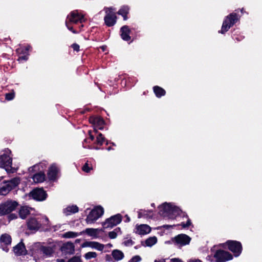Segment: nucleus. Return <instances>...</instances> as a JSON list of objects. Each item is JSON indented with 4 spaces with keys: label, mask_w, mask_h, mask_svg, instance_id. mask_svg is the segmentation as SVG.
<instances>
[{
    "label": "nucleus",
    "mask_w": 262,
    "mask_h": 262,
    "mask_svg": "<svg viewBox=\"0 0 262 262\" xmlns=\"http://www.w3.org/2000/svg\"><path fill=\"white\" fill-rule=\"evenodd\" d=\"M95 132L89 130L88 131L89 137L84 139L83 141V147H88L89 148L95 149L96 150L104 149V148L101 147L102 145L105 143L106 145H108L111 142L106 140L104 136L100 133H98L95 134V135L93 133ZM113 145H115L114 143H111Z\"/></svg>",
    "instance_id": "obj_1"
},
{
    "label": "nucleus",
    "mask_w": 262,
    "mask_h": 262,
    "mask_svg": "<svg viewBox=\"0 0 262 262\" xmlns=\"http://www.w3.org/2000/svg\"><path fill=\"white\" fill-rule=\"evenodd\" d=\"M241 17V15L238 13V10H235L233 12L230 13L225 17L221 29L219 31V33L224 34L231 27L239 21Z\"/></svg>",
    "instance_id": "obj_2"
},
{
    "label": "nucleus",
    "mask_w": 262,
    "mask_h": 262,
    "mask_svg": "<svg viewBox=\"0 0 262 262\" xmlns=\"http://www.w3.org/2000/svg\"><path fill=\"white\" fill-rule=\"evenodd\" d=\"M104 212L103 208L101 206H96L88 213L85 221L87 224L94 223L99 218L101 217Z\"/></svg>",
    "instance_id": "obj_3"
},
{
    "label": "nucleus",
    "mask_w": 262,
    "mask_h": 262,
    "mask_svg": "<svg viewBox=\"0 0 262 262\" xmlns=\"http://www.w3.org/2000/svg\"><path fill=\"white\" fill-rule=\"evenodd\" d=\"M225 245L227 246L228 249L233 253V255L235 257H238L242 252L243 246L240 242L228 240L222 244V247L224 248H226Z\"/></svg>",
    "instance_id": "obj_4"
},
{
    "label": "nucleus",
    "mask_w": 262,
    "mask_h": 262,
    "mask_svg": "<svg viewBox=\"0 0 262 262\" xmlns=\"http://www.w3.org/2000/svg\"><path fill=\"white\" fill-rule=\"evenodd\" d=\"M160 211V214L165 216L167 214L168 217L171 219H173L175 217L172 213H177L179 214V208L176 206H173L170 203H164L159 207Z\"/></svg>",
    "instance_id": "obj_5"
},
{
    "label": "nucleus",
    "mask_w": 262,
    "mask_h": 262,
    "mask_svg": "<svg viewBox=\"0 0 262 262\" xmlns=\"http://www.w3.org/2000/svg\"><path fill=\"white\" fill-rule=\"evenodd\" d=\"M18 204L15 201L8 200L0 204V215L7 214L14 211Z\"/></svg>",
    "instance_id": "obj_6"
},
{
    "label": "nucleus",
    "mask_w": 262,
    "mask_h": 262,
    "mask_svg": "<svg viewBox=\"0 0 262 262\" xmlns=\"http://www.w3.org/2000/svg\"><path fill=\"white\" fill-rule=\"evenodd\" d=\"M10 154L11 151L7 148L0 156V167L4 168L7 171L11 170L12 167V158L9 156Z\"/></svg>",
    "instance_id": "obj_7"
},
{
    "label": "nucleus",
    "mask_w": 262,
    "mask_h": 262,
    "mask_svg": "<svg viewBox=\"0 0 262 262\" xmlns=\"http://www.w3.org/2000/svg\"><path fill=\"white\" fill-rule=\"evenodd\" d=\"M20 183V180L18 178H14L11 180L6 182L4 185L0 188V194L6 195L12 189L16 187Z\"/></svg>",
    "instance_id": "obj_8"
},
{
    "label": "nucleus",
    "mask_w": 262,
    "mask_h": 262,
    "mask_svg": "<svg viewBox=\"0 0 262 262\" xmlns=\"http://www.w3.org/2000/svg\"><path fill=\"white\" fill-rule=\"evenodd\" d=\"M122 216L120 213L111 216L110 217L106 219L105 222L102 223L103 228L104 229L108 228H112L119 224L122 222Z\"/></svg>",
    "instance_id": "obj_9"
},
{
    "label": "nucleus",
    "mask_w": 262,
    "mask_h": 262,
    "mask_svg": "<svg viewBox=\"0 0 262 262\" xmlns=\"http://www.w3.org/2000/svg\"><path fill=\"white\" fill-rule=\"evenodd\" d=\"M89 121L94 126L95 134L97 133V130H102L104 128L105 121L102 117L100 116H92L89 117Z\"/></svg>",
    "instance_id": "obj_10"
},
{
    "label": "nucleus",
    "mask_w": 262,
    "mask_h": 262,
    "mask_svg": "<svg viewBox=\"0 0 262 262\" xmlns=\"http://www.w3.org/2000/svg\"><path fill=\"white\" fill-rule=\"evenodd\" d=\"M216 262H225L233 259V255L224 250H217L214 255Z\"/></svg>",
    "instance_id": "obj_11"
},
{
    "label": "nucleus",
    "mask_w": 262,
    "mask_h": 262,
    "mask_svg": "<svg viewBox=\"0 0 262 262\" xmlns=\"http://www.w3.org/2000/svg\"><path fill=\"white\" fill-rule=\"evenodd\" d=\"M191 241V238L185 234H180L174 237L171 238V241L176 245L179 247L188 245Z\"/></svg>",
    "instance_id": "obj_12"
},
{
    "label": "nucleus",
    "mask_w": 262,
    "mask_h": 262,
    "mask_svg": "<svg viewBox=\"0 0 262 262\" xmlns=\"http://www.w3.org/2000/svg\"><path fill=\"white\" fill-rule=\"evenodd\" d=\"M80 20L81 17L77 12L72 11L71 12L70 14L68 16L67 20L66 21V25L69 30L72 31L74 33H76V31L73 29L72 27L70 26L69 23L76 24L78 21Z\"/></svg>",
    "instance_id": "obj_13"
},
{
    "label": "nucleus",
    "mask_w": 262,
    "mask_h": 262,
    "mask_svg": "<svg viewBox=\"0 0 262 262\" xmlns=\"http://www.w3.org/2000/svg\"><path fill=\"white\" fill-rule=\"evenodd\" d=\"M30 195L34 200L42 201L47 198V193L41 188L35 189L30 193Z\"/></svg>",
    "instance_id": "obj_14"
},
{
    "label": "nucleus",
    "mask_w": 262,
    "mask_h": 262,
    "mask_svg": "<svg viewBox=\"0 0 262 262\" xmlns=\"http://www.w3.org/2000/svg\"><path fill=\"white\" fill-rule=\"evenodd\" d=\"M11 239L10 235L8 234H3L1 236V247L4 251L6 252L8 251L9 248H8V246L11 245Z\"/></svg>",
    "instance_id": "obj_15"
},
{
    "label": "nucleus",
    "mask_w": 262,
    "mask_h": 262,
    "mask_svg": "<svg viewBox=\"0 0 262 262\" xmlns=\"http://www.w3.org/2000/svg\"><path fill=\"white\" fill-rule=\"evenodd\" d=\"M27 226L29 230L36 231L41 226V224L37 219L30 218L27 222Z\"/></svg>",
    "instance_id": "obj_16"
},
{
    "label": "nucleus",
    "mask_w": 262,
    "mask_h": 262,
    "mask_svg": "<svg viewBox=\"0 0 262 262\" xmlns=\"http://www.w3.org/2000/svg\"><path fill=\"white\" fill-rule=\"evenodd\" d=\"M117 16L115 13H107L104 17V24L106 26L108 27H112L116 24L117 22Z\"/></svg>",
    "instance_id": "obj_17"
},
{
    "label": "nucleus",
    "mask_w": 262,
    "mask_h": 262,
    "mask_svg": "<svg viewBox=\"0 0 262 262\" xmlns=\"http://www.w3.org/2000/svg\"><path fill=\"white\" fill-rule=\"evenodd\" d=\"M131 30L127 25H124L120 29L121 38L124 41H128L131 39L130 34Z\"/></svg>",
    "instance_id": "obj_18"
},
{
    "label": "nucleus",
    "mask_w": 262,
    "mask_h": 262,
    "mask_svg": "<svg viewBox=\"0 0 262 262\" xmlns=\"http://www.w3.org/2000/svg\"><path fill=\"white\" fill-rule=\"evenodd\" d=\"M136 233L139 235H145L150 232L151 228L147 224H141L136 226Z\"/></svg>",
    "instance_id": "obj_19"
},
{
    "label": "nucleus",
    "mask_w": 262,
    "mask_h": 262,
    "mask_svg": "<svg viewBox=\"0 0 262 262\" xmlns=\"http://www.w3.org/2000/svg\"><path fill=\"white\" fill-rule=\"evenodd\" d=\"M130 7L127 5H123L117 12L118 15L123 17L124 20H127L128 19V14L129 13Z\"/></svg>",
    "instance_id": "obj_20"
},
{
    "label": "nucleus",
    "mask_w": 262,
    "mask_h": 262,
    "mask_svg": "<svg viewBox=\"0 0 262 262\" xmlns=\"http://www.w3.org/2000/svg\"><path fill=\"white\" fill-rule=\"evenodd\" d=\"M61 251L65 254H72L74 251V246L72 243H67L61 246Z\"/></svg>",
    "instance_id": "obj_21"
},
{
    "label": "nucleus",
    "mask_w": 262,
    "mask_h": 262,
    "mask_svg": "<svg viewBox=\"0 0 262 262\" xmlns=\"http://www.w3.org/2000/svg\"><path fill=\"white\" fill-rule=\"evenodd\" d=\"M13 251L17 255H25L26 253V250L24 243L20 242L14 247Z\"/></svg>",
    "instance_id": "obj_22"
},
{
    "label": "nucleus",
    "mask_w": 262,
    "mask_h": 262,
    "mask_svg": "<svg viewBox=\"0 0 262 262\" xmlns=\"http://www.w3.org/2000/svg\"><path fill=\"white\" fill-rule=\"evenodd\" d=\"M58 171V169L55 164L52 165L48 170V176L49 179L51 180H54L56 179L57 174Z\"/></svg>",
    "instance_id": "obj_23"
},
{
    "label": "nucleus",
    "mask_w": 262,
    "mask_h": 262,
    "mask_svg": "<svg viewBox=\"0 0 262 262\" xmlns=\"http://www.w3.org/2000/svg\"><path fill=\"white\" fill-rule=\"evenodd\" d=\"M79 210L78 207L75 205H72L67 206L63 209V213L66 215H70L72 214L77 212Z\"/></svg>",
    "instance_id": "obj_24"
},
{
    "label": "nucleus",
    "mask_w": 262,
    "mask_h": 262,
    "mask_svg": "<svg viewBox=\"0 0 262 262\" xmlns=\"http://www.w3.org/2000/svg\"><path fill=\"white\" fill-rule=\"evenodd\" d=\"M32 209L28 206H22L20 207L19 211V215L21 219H25L27 216L30 214L31 211Z\"/></svg>",
    "instance_id": "obj_25"
},
{
    "label": "nucleus",
    "mask_w": 262,
    "mask_h": 262,
    "mask_svg": "<svg viewBox=\"0 0 262 262\" xmlns=\"http://www.w3.org/2000/svg\"><path fill=\"white\" fill-rule=\"evenodd\" d=\"M152 212V211L151 210H140L138 212V217L139 219L142 217L145 219H151L152 217V214H151Z\"/></svg>",
    "instance_id": "obj_26"
},
{
    "label": "nucleus",
    "mask_w": 262,
    "mask_h": 262,
    "mask_svg": "<svg viewBox=\"0 0 262 262\" xmlns=\"http://www.w3.org/2000/svg\"><path fill=\"white\" fill-rule=\"evenodd\" d=\"M153 91L156 96L158 98H161L166 95L165 90L158 85H156L153 87Z\"/></svg>",
    "instance_id": "obj_27"
},
{
    "label": "nucleus",
    "mask_w": 262,
    "mask_h": 262,
    "mask_svg": "<svg viewBox=\"0 0 262 262\" xmlns=\"http://www.w3.org/2000/svg\"><path fill=\"white\" fill-rule=\"evenodd\" d=\"M40 250L43 255L46 257L51 256L54 252L53 249L50 246H41Z\"/></svg>",
    "instance_id": "obj_28"
},
{
    "label": "nucleus",
    "mask_w": 262,
    "mask_h": 262,
    "mask_svg": "<svg viewBox=\"0 0 262 262\" xmlns=\"http://www.w3.org/2000/svg\"><path fill=\"white\" fill-rule=\"evenodd\" d=\"M101 230H102L101 229ZM100 231L99 229L94 228H86L85 230L83 231V234H86L89 236L93 237H97L98 231Z\"/></svg>",
    "instance_id": "obj_29"
},
{
    "label": "nucleus",
    "mask_w": 262,
    "mask_h": 262,
    "mask_svg": "<svg viewBox=\"0 0 262 262\" xmlns=\"http://www.w3.org/2000/svg\"><path fill=\"white\" fill-rule=\"evenodd\" d=\"M33 180L35 183H41L45 180V174L43 172H38L33 177Z\"/></svg>",
    "instance_id": "obj_30"
},
{
    "label": "nucleus",
    "mask_w": 262,
    "mask_h": 262,
    "mask_svg": "<svg viewBox=\"0 0 262 262\" xmlns=\"http://www.w3.org/2000/svg\"><path fill=\"white\" fill-rule=\"evenodd\" d=\"M112 255L116 260H121L124 256L123 253L121 251L117 249L114 250L112 251Z\"/></svg>",
    "instance_id": "obj_31"
},
{
    "label": "nucleus",
    "mask_w": 262,
    "mask_h": 262,
    "mask_svg": "<svg viewBox=\"0 0 262 262\" xmlns=\"http://www.w3.org/2000/svg\"><path fill=\"white\" fill-rule=\"evenodd\" d=\"M157 242V238L156 236L149 237L147 238L145 241V246L148 247H151Z\"/></svg>",
    "instance_id": "obj_32"
},
{
    "label": "nucleus",
    "mask_w": 262,
    "mask_h": 262,
    "mask_svg": "<svg viewBox=\"0 0 262 262\" xmlns=\"http://www.w3.org/2000/svg\"><path fill=\"white\" fill-rule=\"evenodd\" d=\"M182 217H186V218H188L187 222L186 223H185L184 222H182L181 224H178L177 225L178 226H181L183 228H188L192 224L190 219L188 218V216L187 215V214L185 212L183 213Z\"/></svg>",
    "instance_id": "obj_33"
},
{
    "label": "nucleus",
    "mask_w": 262,
    "mask_h": 262,
    "mask_svg": "<svg viewBox=\"0 0 262 262\" xmlns=\"http://www.w3.org/2000/svg\"><path fill=\"white\" fill-rule=\"evenodd\" d=\"M91 170H93L92 164V163H89L88 161H86V162L83 165V171L89 173Z\"/></svg>",
    "instance_id": "obj_34"
},
{
    "label": "nucleus",
    "mask_w": 262,
    "mask_h": 262,
    "mask_svg": "<svg viewBox=\"0 0 262 262\" xmlns=\"http://www.w3.org/2000/svg\"><path fill=\"white\" fill-rule=\"evenodd\" d=\"M30 48V46H28L26 48L20 47L16 49V51L19 55L28 54V52Z\"/></svg>",
    "instance_id": "obj_35"
},
{
    "label": "nucleus",
    "mask_w": 262,
    "mask_h": 262,
    "mask_svg": "<svg viewBox=\"0 0 262 262\" xmlns=\"http://www.w3.org/2000/svg\"><path fill=\"white\" fill-rule=\"evenodd\" d=\"M97 256V254L95 252H89L85 253L84 255L86 259H90L92 258H96Z\"/></svg>",
    "instance_id": "obj_36"
},
{
    "label": "nucleus",
    "mask_w": 262,
    "mask_h": 262,
    "mask_svg": "<svg viewBox=\"0 0 262 262\" xmlns=\"http://www.w3.org/2000/svg\"><path fill=\"white\" fill-rule=\"evenodd\" d=\"M95 244H96V242L85 241L83 242V248L91 247L94 248Z\"/></svg>",
    "instance_id": "obj_37"
},
{
    "label": "nucleus",
    "mask_w": 262,
    "mask_h": 262,
    "mask_svg": "<svg viewBox=\"0 0 262 262\" xmlns=\"http://www.w3.org/2000/svg\"><path fill=\"white\" fill-rule=\"evenodd\" d=\"M14 96H15V93L14 92H12L11 93L6 94L5 98H6V100L10 101V100H12V99H13V98H14Z\"/></svg>",
    "instance_id": "obj_38"
},
{
    "label": "nucleus",
    "mask_w": 262,
    "mask_h": 262,
    "mask_svg": "<svg viewBox=\"0 0 262 262\" xmlns=\"http://www.w3.org/2000/svg\"><path fill=\"white\" fill-rule=\"evenodd\" d=\"M135 244V242L131 239L124 241L123 242V244L126 247L133 246Z\"/></svg>",
    "instance_id": "obj_39"
},
{
    "label": "nucleus",
    "mask_w": 262,
    "mask_h": 262,
    "mask_svg": "<svg viewBox=\"0 0 262 262\" xmlns=\"http://www.w3.org/2000/svg\"><path fill=\"white\" fill-rule=\"evenodd\" d=\"M95 246L94 249H96L99 251H102L104 248V245L102 244H100L98 242H96Z\"/></svg>",
    "instance_id": "obj_40"
},
{
    "label": "nucleus",
    "mask_w": 262,
    "mask_h": 262,
    "mask_svg": "<svg viewBox=\"0 0 262 262\" xmlns=\"http://www.w3.org/2000/svg\"><path fill=\"white\" fill-rule=\"evenodd\" d=\"M141 260V258L139 255L133 256L130 260L129 262H139Z\"/></svg>",
    "instance_id": "obj_41"
},
{
    "label": "nucleus",
    "mask_w": 262,
    "mask_h": 262,
    "mask_svg": "<svg viewBox=\"0 0 262 262\" xmlns=\"http://www.w3.org/2000/svg\"><path fill=\"white\" fill-rule=\"evenodd\" d=\"M77 236V233L73 232H68L65 233L64 236L66 237L71 238Z\"/></svg>",
    "instance_id": "obj_42"
},
{
    "label": "nucleus",
    "mask_w": 262,
    "mask_h": 262,
    "mask_svg": "<svg viewBox=\"0 0 262 262\" xmlns=\"http://www.w3.org/2000/svg\"><path fill=\"white\" fill-rule=\"evenodd\" d=\"M108 237L111 238V239H115L117 237V234L115 232H114V231H111V232H108Z\"/></svg>",
    "instance_id": "obj_43"
},
{
    "label": "nucleus",
    "mask_w": 262,
    "mask_h": 262,
    "mask_svg": "<svg viewBox=\"0 0 262 262\" xmlns=\"http://www.w3.org/2000/svg\"><path fill=\"white\" fill-rule=\"evenodd\" d=\"M28 54H23L22 56H19L18 60L19 61H21L23 60L26 61L28 58Z\"/></svg>",
    "instance_id": "obj_44"
},
{
    "label": "nucleus",
    "mask_w": 262,
    "mask_h": 262,
    "mask_svg": "<svg viewBox=\"0 0 262 262\" xmlns=\"http://www.w3.org/2000/svg\"><path fill=\"white\" fill-rule=\"evenodd\" d=\"M69 262H81L80 257L79 256H75L73 258L70 259Z\"/></svg>",
    "instance_id": "obj_45"
},
{
    "label": "nucleus",
    "mask_w": 262,
    "mask_h": 262,
    "mask_svg": "<svg viewBox=\"0 0 262 262\" xmlns=\"http://www.w3.org/2000/svg\"><path fill=\"white\" fill-rule=\"evenodd\" d=\"M71 47L74 51L78 52L80 51V46L77 43H73L71 45Z\"/></svg>",
    "instance_id": "obj_46"
},
{
    "label": "nucleus",
    "mask_w": 262,
    "mask_h": 262,
    "mask_svg": "<svg viewBox=\"0 0 262 262\" xmlns=\"http://www.w3.org/2000/svg\"><path fill=\"white\" fill-rule=\"evenodd\" d=\"M91 110L92 109L91 108L89 107L88 106H84L83 107V114L86 112H90L91 111Z\"/></svg>",
    "instance_id": "obj_47"
},
{
    "label": "nucleus",
    "mask_w": 262,
    "mask_h": 262,
    "mask_svg": "<svg viewBox=\"0 0 262 262\" xmlns=\"http://www.w3.org/2000/svg\"><path fill=\"white\" fill-rule=\"evenodd\" d=\"M171 262H183L181 259L179 258H173L171 259Z\"/></svg>",
    "instance_id": "obj_48"
},
{
    "label": "nucleus",
    "mask_w": 262,
    "mask_h": 262,
    "mask_svg": "<svg viewBox=\"0 0 262 262\" xmlns=\"http://www.w3.org/2000/svg\"><path fill=\"white\" fill-rule=\"evenodd\" d=\"M238 12H241V14H239V15H241V16L244 14V13H246V14H248L247 12H246V11L244 10V9L243 8L241 9H238Z\"/></svg>",
    "instance_id": "obj_49"
},
{
    "label": "nucleus",
    "mask_w": 262,
    "mask_h": 262,
    "mask_svg": "<svg viewBox=\"0 0 262 262\" xmlns=\"http://www.w3.org/2000/svg\"><path fill=\"white\" fill-rule=\"evenodd\" d=\"M188 262H203L201 260L199 259H190Z\"/></svg>",
    "instance_id": "obj_50"
},
{
    "label": "nucleus",
    "mask_w": 262,
    "mask_h": 262,
    "mask_svg": "<svg viewBox=\"0 0 262 262\" xmlns=\"http://www.w3.org/2000/svg\"><path fill=\"white\" fill-rule=\"evenodd\" d=\"M176 225H173V226L172 225H164L163 226V227L164 228H165L166 229H169L170 228H171L173 226H175Z\"/></svg>",
    "instance_id": "obj_51"
},
{
    "label": "nucleus",
    "mask_w": 262,
    "mask_h": 262,
    "mask_svg": "<svg viewBox=\"0 0 262 262\" xmlns=\"http://www.w3.org/2000/svg\"><path fill=\"white\" fill-rule=\"evenodd\" d=\"M114 232H116V233L117 234L118 233L120 232L121 233V228L120 227H117L115 228L114 230Z\"/></svg>",
    "instance_id": "obj_52"
},
{
    "label": "nucleus",
    "mask_w": 262,
    "mask_h": 262,
    "mask_svg": "<svg viewBox=\"0 0 262 262\" xmlns=\"http://www.w3.org/2000/svg\"><path fill=\"white\" fill-rule=\"evenodd\" d=\"M126 220L125 221V222H129L130 221V217L128 216V215H125Z\"/></svg>",
    "instance_id": "obj_53"
},
{
    "label": "nucleus",
    "mask_w": 262,
    "mask_h": 262,
    "mask_svg": "<svg viewBox=\"0 0 262 262\" xmlns=\"http://www.w3.org/2000/svg\"><path fill=\"white\" fill-rule=\"evenodd\" d=\"M100 48L103 51H104L106 48V46H102L100 47Z\"/></svg>",
    "instance_id": "obj_54"
},
{
    "label": "nucleus",
    "mask_w": 262,
    "mask_h": 262,
    "mask_svg": "<svg viewBox=\"0 0 262 262\" xmlns=\"http://www.w3.org/2000/svg\"><path fill=\"white\" fill-rule=\"evenodd\" d=\"M110 258H111L110 255H108V254H106V260H109Z\"/></svg>",
    "instance_id": "obj_55"
},
{
    "label": "nucleus",
    "mask_w": 262,
    "mask_h": 262,
    "mask_svg": "<svg viewBox=\"0 0 262 262\" xmlns=\"http://www.w3.org/2000/svg\"><path fill=\"white\" fill-rule=\"evenodd\" d=\"M57 262H64V260L63 259H57Z\"/></svg>",
    "instance_id": "obj_56"
},
{
    "label": "nucleus",
    "mask_w": 262,
    "mask_h": 262,
    "mask_svg": "<svg viewBox=\"0 0 262 262\" xmlns=\"http://www.w3.org/2000/svg\"><path fill=\"white\" fill-rule=\"evenodd\" d=\"M82 18H83V23L86 20V18H85V15L83 13Z\"/></svg>",
    "instance_id": "obj_57"
},
{
    "label": "nucleus",
    "mask_w": 262,
    "mask_h": 262,
    "mask_svg": "<svg viewBox=\"0 0 262 262\" xmlns=\"http://www.w3.org/2000/svg\"><path fill=\"white\" fill-rule=\"evenodd\" d=\"M105 149L106 150H107L108 151H110L111 150V149H112V148L111 147V146H109L108 147H106Z\"/></svg>",
    "instance_id": "obj_58"
},
{
    "label": "nucleus",
    "mask_w": 262,
    "mask_h": 262,
    "mask_svg": "<svg viewBox=\"0 0 262 262\" xmlns=\"http://www.w3.org/2000/svg\"><path fill=\"white\" fill-rule=\"evenodd\" d=\"M154 262H165V260L163 259L162 261L158 260L157 259L155 260Z\"/></svg>",
    "instance_id": "obj_59"
},
{
    "label": "nucleus",
    "mask_w": 262,
    "mask_h": 262,
    "mask_svg": "<svg viewBox=\"0 0 262 262\" xmlns=\"http://www.w3.org/2000/svg\"><path fill=\"white\" fill-rule=\"evenodd\" d=\"M14 215H15L14 214H11V215H10V217H11V219H14V217L13 216H14Z\"/></svg>",
    "instance_id": "obj_60"
},
{
    "label": "nucleus",
    "mask_w": 262,
    "mask_h": 262,
    "mask_svg": "<svg viewBox=\"0 0 262 262\" xmlns=\"http://www.w3.org/2000/svg\"><path fill=\"white\" fill-rule=\"evenodd\" d=\"M171 242H172V241H166V242H165V243H167V244H171Z\"/></svg>",
    "instance_id": "obj_61"
},
{
    "label": "nucleus",
    "mask_w": 262,
    "mask_h": 262,
    "mask_svg": "<svg viewBox=\"0 0 262 262\" xmlns=\"http://www.w3.org/2000/svg\"><path fill=\"white\" fill-rule=\"evenodd\" d=\"M89 209H86V210L84 211V212H85L86 214H87V213H88V211H89Z\"/></svg>",
    "instance_id": "obj_62"
},
{
    "label": "nucleus",
    "mask_w": 262,
    "mask_h": 262,
    "mask_svg": "<svg viewBox=\"0 0 262 262\" xmlns=\"http://www.w3.org/2000/svg\"><path fill=\"white\" fill-rule=\"evenodd\" d=\"M151 205V206L154 207L155 206V204L154 203H152Z\"/></svg>",
    "instance_id": "obj_63"
},
{
    "label": "nucleus",
    "mask_w": 262,
    "mask_h": 262,
    "mask_svg": "<svg viewBox=\"0 0 262 262\" xmlns=\"http://www.w3.org/2000/svg\"><path fill=\"white\" fill-rule=\"evenodd\" d=\"M135 249H138V246H135Z\"/></svg>",
    "instance_id": "obj_64"
}]
</instances>
